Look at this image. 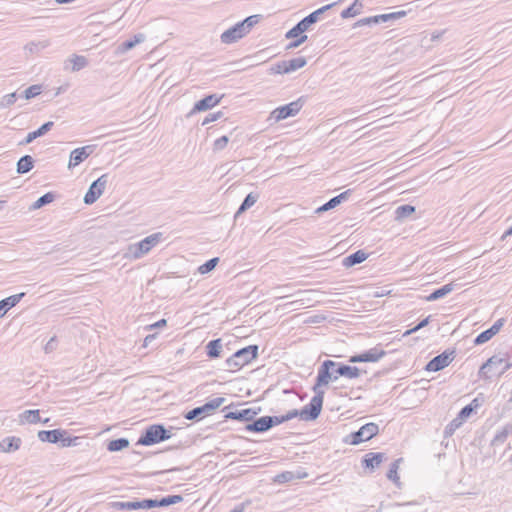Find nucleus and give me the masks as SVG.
<instances>
[{"instance_id": "ddd939ff", "label": "nucleus", "mask_w": 512, "mask_h": 512, "mask_svg": "<svg viewBox=\"0 0 512 512\" xmlns=\"http://www.w3.org/2000/svg\"><path fill=\"white\" fill-rule=\"evenodd\" d=\"M95 148L96 145H86L72 150L70 153L68 168L71 169L85 161L95 151Z\"/></svg>"}, {"instance_id": "79ce46f5", "label": "nucleus", "mask_w": 512, "mask_h": 512, "mask_svg": "<svg viewBox=\"0 0 512 512\" xmlns=\"http://www.w3.org/2000/svg\"><path fill=\"white\" fill-rule=\"evenodd\" d=\"M358 2H359V0H355L353 4H351L349 7L344 9L341 12V17L343 19H347V18L354 17V16L360 14V9L362 7V4H359Z\"/></svg>"}, {"instance_id": "aec40b11", "label": "nucleus", "mask_w": 512, "mask_h": 512, "mask_svg": "<svg viewBox=\"0 0 512 512\" xmlns=\"http://www.w3.org/2000/svg\"><path fill=\"white\" fill-rule=\"evenodd\" d=\"M62 437H64V430L62 429L41 430L38 432V439L42 442L57 444L59 440H62Z\"/></svg>"}, {"instance_id": "a211bd4d", "label": "nucleus", "mask_w": 512, "mask_h": 512, "mask_svg": "<svg viewBox=\"0 0 512 512\" xmlns=\"http://www.w3.org/2000/svg\"><path fill=\"white\" fill-rule=\"evenodd\" d=\"M315 24L312 21V17L308 15L300 20L295 26H293L289 31H287L285 37L287 39H292L293 37H298L300 34L306 32L311 25Z\"/></svg>"}, {"instance_id": "cd10ccee", "label": "nucleus", "mask_w": 512, "mask_h": 512, "mask_svg": "<svg viewBox=\"0 0 512 512\" xmlns=\"http://www.w3.org/2000/svg\"><path fill=\"white\" fill-rule=\"evenodd\" d=\"M145 35L142 33H138L134 35L132 39L125 40L117 47L118 53H125L131 49H133L137 44H140L145 41Z\"/></svg>"}, {"instance_id": "f704fd0d", "label": "nucleus", "mask_w": 512, "mask_h": 512, "mask_svg": "<svg viewBox=\"0 0 512 512\" xmlns=\"http://www.w3.org/2000/svg\"><path fill=\"white\" fill-rule=\"evenodd\" d=\"M183 501V497L181 495H168L162 497L161 499H155L156 507H167L170 505L178 504Z\"/></svg>"}, {"instance_id": "4be33fe9", "label": "nucleus", "mask_w": 512, "mask_h": 512, "mask_svg": "<svg viewBox=\"0 0 512 512\" xmlns=\"http://www.w3.org/2000/svg\"><path fill=\"white\" fill-rule=\"evenodd\" d=\"M474 412L475 411L473 410L471 405L464 406L458 413L457 417L450 421V435L453 433L454 430L459 428L463 424V422L466 421Z\"/></svg>"}, {"instance_id": "58836bf2", "label": "nucleus", "mask_w": 512, "mask_h": 512, "mask_svg": "<svg viewBox=\"0 0 512 512\" xmlns=\"http://www.w3.org/2000/svg\"><path fill=\"white\" fill-rule=\"evenodd\" d=\"M287 67V72L291 73L294 72L302 67H304L307 63V60L305 57H297L290 60H284Z\"/></svg>"}, {"instance_id": "f8f14e48", "label": "nucleus", "mask_w": 512, "mask_h": 512, "mask_svg": "<svg viewBox=\"0 0 512 512\" xmlns=\"http://www.w3.org/2000/svg\"><path fill=\"white\" fill-rule=\"evenodd\" d=\"M223 98V95L218 96L217 94H210L202 98L201 100L197 101L191 111L187 114V117L189 118L195 113L207 111L209 109H212L217 104L220 103L221 99Z\"/></svg>"}, {"instance_id": "864d4df0", "label": "nucleus", "mask_w": 512, "mask_h": 512, "mask_svg": "<svg viewBox=\"0 0 512 512\" xmlns=\"http://www.w3.org/2000/svg\"><path fill=\"white\" fill-rule=\"evenodd\" d=\"M339 204H338V199H335V197L331 198L329 201H327L325 204H323L322 206L318 207L316 209V213H323V212H326L328 210H331L335 207H337Z\"/></svg>"}, {"instance_id": "423d86ee", "label": "nucleus", "mask_w": 512, "mask_h": 512, "mask_svg": "<svg viewBox=\"0 0 512 512\" xmlns=\"http://www.w3.org/2000/svg\"><path fill=\"white\" fill-rule=\"evenodd\" d=\"M305 102V97L301 96L295 101L277 107L270 113L269 120H273L274 123H278L281 120L293 117L298 114V112L302 109Z\"/></svg>"}, {"instance_id": "49530a36", "label": "nucleus", "mask_w": 512, "mask_h": 512, "mask_svg": "<svg viewBox=\"0 0 512 512\" xmlns=\"http://www.w3.org/2000/svg\"><path fill=\"white\" fill-rule=\"evenodd\" d=\"M219 262L218 257L211 258L207 260L204 264L200 265L198 268L199 273L201 274H207L215 269L216 265Z\"/></svg>"}, {"instance_id": "f03ea898", "label": "nucleus", "mask_w": 512, "mask_h": 512, "mask_svg": "<svg viewBox=\"0 0 512 512\" xmlns=\"http://www.w3.org/2000/svg\"><path fill=\"white\" fill-rule=\"evenodd\" d=\"M297 413L288 412L282 416H262L253 420L245 426V429L249 432L263 433L271 429L272 427L282 424L296 417Z\"/></svg>"}, {"instance_id": "4d7b16f0", "label": "nucleus", "mask_w": 512, "mask_h": 512, "mask_svg": "<svg viewBox=\"0 0 512 512\" xmlns=\"http://www.w3.org/2000/svg\"><path fill=\"white\" fill-rule=\"evenodd\" d=\"M271 74H288L285 61H279L270 68Z\"/></svg>"}, {"instance_id": "8fccbe9b", "label": "nucleus", "mask_w": 512, "mask_h": 512, "mask_svg": "<svg viewBox=\"0 0 512 512\" xmlns=\"http://www.w3.org/2000/svg\"><path fill=\"white\" fill-rule=\"evenodd\" d=\"M447 294H448V284H445V285L441 286L440 288L436 289L435 291H433L429 296H427L426 299L428 301H434V300L444 297Z\"/></svg>"}, {"instance_id": "c756f323", "label": "nucleus", "mask_w": 512, "mask_h": 512, "mask_svg": "<svg viewBox=\"0 0 512 512\" xmlns=\"http://www.w3.org/2000/svg\"><path fill=\"white\" fill-rule=\"evenodd\" d=\"M512 434V423L506 424L500 431H498L491 441V446L502 445L508 436Z\"/></svg>"}, {"instance_id": "5701e85b", "label": "nucleus", "mask_w": 512, "mask_h": 512, "mask_svg": "<svg viewBox=\"0 0 512 512\" xmlns=\"http://www.w3.org/2000/svg\"><path fill=\"white\" fill-rule=\"evenodd\" d=\"M24 296L25 293L22 292L0 300V318H2L11 308L16 306Z\"/></svg>"}, {"instance_id": "603ef678", "label": "nucleus", "mask_w": 512, "mask_h": 512, "mask_svg": "<svg viewBox=\"0 0 512 512\" xmlns=\"http://www.w3.org/2000/svg\"><path fill=\"white\" fill-rule=\"evenodd\" d=\"M17 100V93L13 92L2 97L0 101L1 108H7L13 105Z\"/></svg>"}, {"instance_id": "052dcab7", "label": "nucleus", "mask_w": 512, "mask_h": 512, "mask_svg": "<svg viewBox=\"0 0 512 512\" xmlns=\"http://www.w3.org/2000/svg\"><path fill=\"white\" fill-rule=\"evenodd\" d=\"M222 116H223V113L221 111L216 112V113H210L209 115H207L205 117V119L202 122V125L204 126L211 122H214V121L220 119Z\"/></svg>"}, {"instance_id": "6e6552de", "label": "nucleus", "mask_w": 512, "mask_h": 512, "mask_svg": "<svg viewBox=\"0 0 512 512\" xmlns=\"http://www.w3.org/2000/svg\"><path fill=\"white\" fill-rule=\"evenodd\" d=\"M336 366V362L332 360H325L319 366L316 381L312 388L313 391H323L322 386L328 385L330 381L337 380V376H333L332 372Z\"/></svg>"}, {"instance_id": "ea45409f", "label": "nucleus", "mask_w": 512, "mask_h": 512, "mask_svg": "<svg viewBox=\"0 0 512 512\" xmlns=\"http://www.w3.org/2000/svg\"><path fill=\"white\" fill-rule=\"evenodd\" d=\"M55 199V194L53 192H47L41 197H39L31 206V209H40L45 205L50 204Z\"/></svg>"}, {"instance_id": "6ab92c4d", "label": "nucleus", "mask_w": 512, "mask_h": 512, "mask_svg": "<svg viewBox=\"0 0 512 512\" xmlns=\"http://www.w3.org/2000/svg\"><path fill=\"white\" fill-rule=\"evenodd\" d=\"M385 459V454L381 452H369L362 458V466L374 471Z\"/></svg>"}, {"instance_id": "4468645a", "label": "nucleus", "mask_w": 512, "mask_h": 512, "mask_svg": "<svg viewBox=\"0 0 512 512\" xmlns=\"http://www.w3.org/2000/svg\"><path fill=\"white\" fill-rule=\"evenodd\" d=\"M246 35L247 33L245 32L243 25L238 22L234 26L224 31L221 34L220 39L224 44H232L242 39Z\"/></svg>"}, {"instance_id": "a18cd8bd", "label": "nucleus", "mask_w": 512, "mask_h": 512, "mask_svg": "<svg viewBox=\"0 0 512 512\" xmlns=\"http://www.w3.org/2000/svg\"><path fill=\"white\" fill-rule=\"evenodd\" d=\"M261 17H262L261 15L255 14V15H251V16L245 18L243 21H240V23L243 25V28L247 34L251 31V29L256 24L259 23Z\"/></svg>"}, {"instance_id": "e433bc0d", "label": "nucleus", "mask_w": 512, "mask_h": 512, "mask_svg": "<svg viewBox=\"0 0 512 512\" xmlns=\"http://www.w3.org/2000/svg\"><path fill=\"white\" fill-rule=\"evenodd\" d=\"M69 61L72 63L71 71L73 72L80 71L88 66V60L85 56L74 54Z\"/></svg>"}, {"instance_id": "412c9836", "label": "nucleus", "mask_w": 512, "mask_h": 512, "mask_svg": "<svg viewBox=\"0 0 512 512\" xmlns=\"http://www.w3.org/2000/svg\"><path fill=\"white\" fill-rule=\"evenodd\" d=\"M256 414H257L256 411H254L253 409L246 408V409H242V410L229 411L225 414L224 417L226 419L249 422V421L253 420V418Z\"/></svg>"}, {"instance_id": "0eeeda50", "label": "nucleus", "mask_w": 512, "mask_h": 512, "mask_svg": "<svg viewBox=\"0 0 512 512\" xmlns=\"http://www.w3.org/2000/svg\"><path fill=\"white\" fill-rule=\"evenodd\" d=\"M379 432V427L376 423L370 422L362 427H360L359 430L350 433L345 438V443L351 444V445H358L364 441H368L374 436H376Z\"/></svg>"}, {"instance_id": "b1692460", "label": "nucleus", "mask_w": 512, "mask_h": 512, "mask_svg": "<svg viewBox=\"0 0 512 512\" xmlns=\"http://www.w3.org/2000/svg\"><path fill=\"white\" fill-rule=\"evenodd\" d=\"M368 258V253L364 250H357L356 252L348 255L342 260V265L346 268H351L357 264L364 262Z\"/></svg>"}, {"instance_id": "39448f33", "label": "nucleus", "mask_w": 512, "mask_h": 512, "mask_svg": "<svg viewBox=\"0 0 512 512\" xmlns=\"http://www.w3.org/2000/svg\"><path fill=\"white\" fill-rule=\"evenodd\" d=\"M315 395L312 397L310 402L305 405L300 411L297 409L290 410L289 412L297 413L296 417H300L304 421L316 420L321 411L324 401V391H313Z\"/></svg>"}, {"instance_id": "c9c22d12", "label": "nucleus", "mask_w": 512, "mask_h": 512, "mask_svg": "<svg viewBox=\"0 0 512 512\" xmlns=\"http://www.w3.org/2000/svg\"><path fill=\"white\" fill-rule=\"evenodd\" d=\"M130 442L127 438H118L108 442L107 450L109 452H118L129 446Z\"/></svg>"}, {"instance_id": "c85d7f7f", "label": "nucleus", "mask_w": 512, "mask_h": 512, "mask_svg": "<svg viewBox=\"0 0 512 512\" xmlns=\"http://www.w3.org/2000/svg\"><path fill=\"white\" fill-rule=\"evenodd\" d=\"M34 159L30 155L22 156L16 164V171L18 174H25L30 172L34 168Z\"/></svg>"}, {"instance_id": "a19ab883", "label": "nucleus", "mask_w": 512, "mask_h": 512, "mask_svg": "<svg viewBox=\"0 0 512 512\" xmlns=\"http://www.w3.org/2000/svg\"><path fill=\"white\" fill-rule=\"evenodd\" d=\"M406 16V11H397L392 12L388 14H381L374 16V20L378 21L379 23L388 22L400 19L402 17Z\"/></svg>"}, {"instance_id": "7ed1b4c3", "label": "nucleus", "mask_w": 512, "mask_h": 512, "mask_svg": "<svg viewBox=\"0 0 512 512\" xmlns=\"http://www.w3.org/2000/svg\"><path fill=\"white\" fill-rule=\"evenodd\" d=\"M171 436L172 434L170 430L166 429L163 424H153L148 426L141 434L137 441V445L151 446L168 440Z\"/></svg>"}, {"instance_id": "bb28decb", "label": "nucleus", "mask_w": 512, "mask_h": 512, "mask_svg": "<svg viewBox=\"0 0 512 512\" xmlns=\"http://www.w3.org/2000/svg\"><path fill=\"white\" fill-rule=\"evenodd\" d=\"M386 354V351L380 348L379 346H375L361 353L363 362H377Z\"/></svg>"}, {"instance_id": "4c0bfd02", "label": "nucleus", "mask_w": 512, "mask_h": 512, "mask_svg": "<svg viewBox=\"0 0 512 512\" xmlns=\"http://www.w3.org/2000/svg\"><path fill=\"white\" fill-rule=\"evenodd\" d=\"M415 212V207L409 204L401 205L395 210V219L403 220L411 216Z\"/></svg>"}, {"instance_id": "72a5a7b5", "label": "nucleus", "mask_w": 512, "mask_h": 512, "mask_svg": "<svg viewBox=\"0 0 512 512\" xmlns=\"http://www.w3.org/2000/svg\"><path fill=\"white\" fill-rule=\"evenodd\" d=\"M402 461L401 458L399 459H396L395 461H393L390 465V468L387 472V478L391 481H393V483L397 486V487H400L401 486V482H400V477L398 475V469H399V463Z\"/></svg>"}, {"instance_id": "c03bdc74", "label": "nucleus", "mask_w": 512, "mask_h": 512, "mask_svg": "<svg viewBox=\"0 0 512 512\" xmlns=\"http://www.w3.org/2000/svg\"><path fill=\"white\" fill-rule=\"evenodd\" d=\"M261 17H262L261 15L255 14V15H251V16L245 18L243 21H240V23L243 25V28L247 34L251 31V29L256 24L259 23Z\"/></svg>"}, {"instance_id": "69168bd1", "label": "nucleus", "mask_w": 512, "mask_h": 512, "mask_svg": "<svg viewBox=\"0 0 512 512\" xmlns=\"http://www.w3.org/2000/svg\"><path fill=\"white\" fill-rule=\"evenodd\" d=\"M56 338L52 337L45 345V352L50 353L55 349Z\"/></svg>"}, {"instance_id": "de8ad7c7", "label": "nucleus", "mask_w": 512, "mask_h": 512, "mask_svg": "<svg viewBox=\"0 0 512 512\" xmlns=\"http://www.w3.org/2000/svg\"><path fill=\"white\" fill-rule=\"evenodd\" d=\"M41 93V85H31L24 90L22 97L26 100L32 99Z\"/></svg>"}, {"instance_id": "6e6d98bb", "label": "nucleus", "mask_w": 512, "mask_h": 512, "mask_svg": "<svg viewBox=\"0 0 512 512\" xmlns=\"http://www.w3.org/2000/svg\"><path fill=\"white\" fill-rule=\"evenodd\" d=\"M295 478L296 477L293 472L285 471V472L278 474L275 477V481L278 483H286V482H290V481L294 480Z\"/></svg>"}, {"instance_id": "473e14b6", "label": "nucleus", "mask_w": 512, "mask_h": 512, "mask_svg": "<svg viewBox=\"0 0 512 512\" xmlns=\"http://www.w3.org/2000/svg\"><path fill=\"white\" fill-rule=\"evenodd\" d=\"M259 198V195L257 193H249L243 200V202L241 203L240 207L238 208L236 214H235V217H237L238 215H240L241 213L245 212L246 210H248L250 207H252L258 200Z\"/></svg>"}, {"instance_id": "338daca9", "label": "nucleus", "mask_w": 512, "mask_h": 512, "mask_svg": "<svg viewBox=\"0 0 512 512\" xmlns=\"http://www.w3.org/2000/svg\"><path fill=\"white\" fill-rule=\"evenodd\" d=\"M48 45H49V44H48V42H47V41L39 42L38 44H36V43H33V42H32V43H29V44L27 45V47L29 48V50H30V51H33V50H34V47H35V48H38V47H39V48L43 49V48H46Z\"/></svg>"}, {"instance_id": "680f3d73", "label": "nucleus", "mask_w": 512, "mask_h": 512, "mask_svg": "<svg viewBox=\"0 0 512 512\" xmlns=\"http://www.w3.org/2000/svg\"><path fill=\"white\" fill-rule=\"evenodd\" d=\"M155 499H143L138 501V505H140V509H152L156 508Z\"/></svg>"}, {"instance_id": "bf43d9fd", "label": "nucleus", "mask_w": 512, "mask_h": 512, "mask_svg": "<svg viewBox=\"0 0 512 512\" xmlns=\"http://www.w3.org/2000/svg\"><path fill=\"white\" fill-rule=\"evenodd\" d=\"M295 40L288 44L287 49H294L299 47L301 44H303L307 40V35L300 34L298 37H294Z\"/></svg>"}, {"instance_id": "7c9ffc66", "label": "nucleus", "mask_w": 512, "mask_h": 512, "mask_svg": "<svg viewBox=\"0 0 512 512\" xmlns=\"http://www.w3.org/2000/svg\"><path fill=\"white\" fill-rule=\"evenodd\" d=\"M21 445V439L17 437H7L0 442V451L12 452L19 449Z\"/></svg>"}, {"instance_id": "9d476101", "label": "nucleus", "mask_w": 512, "mask_h": 512, "mask_svg": "<svg viewBox=\"0 0 512 512\" xmlns=\"http://www.w3.org/2000/svg\"><path fill=\"white\" fill-rule=\"evenodd\" d=\"M162 236L163 235L160 232L154 233L147 236L134 246H131L130 251L133 254V257L137 259L147 254L155 245H157L162 240Z\"/></svg>"}, {"instance_id": "3c124183", "label": "nucleus", "mask_w": 512, "mask_h": 512, "mask_svg": "<svg viewBox=\"0 0 512 512\" xmlns=\"http://www.w3.org/2000/svg\"><path fill=\"white\" fill-rule=\"evenodd\" d=\"M79 437H71L68 435V433L64 430V437H62V440H59L61 447H71L78 445Z\"/></svg>"}, {"instance_id": "09e8293b", "label": "nucleus", "mask_w": 512, "mask_h": 512, "mask_svg": "<svg viewBox=\"0 0 512 512\" xmlns=\"http://www.w3.org/2000/svg\"><path fill=\"white\" fill-rule=\"evenodd\" d=\"M342 0H339L337 2H334V3H331V4H328V5H325L315 11H313L312 13H310L308 16L309 17H312V21L314 23H316L319 19V16L322 15L324 12H326L327 10L331 9L333 6L337 5L338 3H340Z\"/></svg>"}, {"instance_id": "0e129e2a", "label": "nucleus", "mask_w": 512, "mask_h": 512, "mask_svg": "<svg viewBox=\"0 0 512 512\" xmlns=\"http://www.w3.org/2000/svg\"><path fill=\"white\" fill-rule=\"evenodd\" d=\"M484 403L483 397L474 398L468 405H471L474 411H476Z\"/></svg>"}, {"instance_id": "37998d69", "label": "nucleus", "mask_w": 512, "mask_h": 512, "mask_svg": "<svg viewBox=\"0 0 512 512\" xmlns=\"http://www.w3.org/2000/svg\"><path fill=\"white\" fill-rule=\"evenodd\" d=\"M113 507L119 511H130V510H138L140 509V505H138V500L136 501H126V502H114Z\"/></svg>"}, {"instance_id": "13d9d810", "label": "nucleus", "mask_w": 512, "mask_h": 512, "mask_svg": "<svg viewBox=\"0 0 512 512\" xmlns=\"http://www.w3.org/2000/svg\"><path fill=\"white\" fill-rule=\"evenodd\" d=\"M430 318H431V316H428L425 319L421 320L415 327L404 332L403 336H408V335L420 330L421 328L427 326L430 322Z\"/></svg>"}, {"instance_id": "393cba45", "label": "nucleus", "mask_w": 512, "mask_h": 512, "mask_svg": "<svg viewBox=\"0 0 512 512\" xmlns=\"http://www.w3.org/2000/svg\"><path fill=\"white\" fill-rule=\"evenodd\" d=\"M337 375L349 379L358 378L360 376V369L356 366H349L343 363L336 362Z\"/></svg>"}, {"instance_id": "774afa93", "label": "nucleus", "mask_w": 512, "mask_h": 512, "mask_svg": "<svg viewBox=\"0 0 512 512\" xmlns=\"http://www.w3.org/2000/svg\"><path fill=\"white\" fill-rule=\"evenodd\" d=\"M351 194V190H346L339 195L335 196V199H338V204H341L343 201H345L348 196Z\"/></svg>"}, {"instance_id": "5fc2aeb1", "label": "nucleus", "mask_w": 512, "mask_h": 512, "mask_svg": "<svg viewBox=\"0 0 512 512\" xmlns=\"http://www.w3.org/2000/svg\"><path fill=\"white\" fill-rule=\"evenodd\" d=\"M229 142V137L224 135L218 139H216L213 143V151H221L224 148H226L227 144Z\"/></svg>"}, {"instance_id": "f257e3e1", "label": "nucleus", "mask_w": 512, "mask_h": 512, "mask_svg": "<svg viewBox=\"0 0 512 512\" xmlns=\"http://www.w3.org/2000/svg\"><path fill=\"white\" fill-rule=\"evenodd\" d=\"M511 367L512 363L509 362L508 354H496L482 364L478 376L480 379L490 381L494 376H502Z\"/></svg>"}, {"instance_id": "2eb2a0df", "label": "nucleus", "mask_w": 512, "mask_h": 512, "mask_svg": "<svg viewBox=\"0 0 512 512\" xmlns=\"http://www.w3.org/2000/svg\"><path fill=\"white\" fill-rule=\"evenodd\" d=\"M504 322H505L504 318L498 319L490 328H488L487 330L481 332L480 334H478L476 336V338L474 339V344L482 345V344L488 342L493 336H495L500 331V329L504 325Z\"/></svg>"}, {"instance_id": "2f4dec72", "label": "nucleus", "mask_w": 512, "mask_h": 512, "mask_svg": "<svg viewBox=\"0 0 512 512\" xmlns=\"http://www.w3.org/2000/svg\"><path fill=\"white\" fill-rule=\"evenodd\" d=\"M19 421L21 424L30 423L36 424L41 422L40 411L39 410H25L23 413L19 415Z\"/></svg>"}, {"instance_id": "9b49d317", "label": "nucleus", "mask_w": 512, "mask_h": 512, "mask_svg": "<svg viewBox=\"0 0 512 512\" xmlns=\"http://www.w3.org/2000/svg\"><path fill=\"white\" fill-rule=\"evenodd\" d=\"M107 183L108 174H103L95 181H93L84 196V203L87 205L95 203L104 193Z\"/></svg>"}, {"instance_id": "a878e982", "label": "nucleus", "mask_w": 512, "mask_h": 512, "mask_svg": "<svg viewBox=\"0 0 512 512\" xmlns=\"http://www.w3.org/2000/svg\"><path fill=\"white\" fill-rule=\"evenodd\" d=\"M223 349L222 339L217 338L209 341L206 345V354L210 359H216L221 357Z\"/></svg>"}, {"instance_id": "1a4fd4ad", "label": "nucleus", "mask_w": 512, "mask_h": 512, "mask_svg": "<svg viewBox=\"0 0 512 512\" xmlns=\"http://www.w3.org/2000/svg\"><path fill=\"white\" fill-rule=\"evenodd\" d=\"M224 401L225 398L223 397L214 398L206 402L204 405L195 407L186 412L184 414V418L190 421L202 419L204 416L210 415L214 410L219 408Z\"/></svg>"}, {"instance_id": "dca6fc26", "label": "nucleus", "mask_w": 512, "mask_h": 512, "mask_svg": "<svg viewBox=\"0 0 512 512\" xmlns=\"http://www.w3.org/2000/svg\"><path fill=\"white\" fill-rule=\"evenodd\" d=\"M448 366V349L444 350L442 353L431 359L425 370L429 372H437Z\"/></svg>"}, {"instance_id": "20e7f679", "label": "nucleus", "mask_w": 512, "mask_h": 512, "mask_svg": "<svg viewBox=\"0 0 512 512\" xmlns=\"http://www.w3.org/2000/svg\"><path fill=\"white\" fill-rule=\"evenodd\" d=\"M258 345L253 344L237 350L226 360V366L230 370H238L244 365L249 364L258 356Z\"/></svg>"}, {"instance_id": "f3484780", "label": "nucleus", "mask_w": 512, "mask_h": 512, "mask_svg": "<svg viewBox=\"0 0 512 512\" xmlns=\"http://www.w3.org/2000/svg\"><path fill=\"white\" fill-rule=\"evenodd\" d=\"M54 126V122L48 121L44 124H42L37 130L29 132L27 136L19 142V145L25 146L30 143H32L35 139L44 136L46 133H48L52 127Z\"/></svg>"}, {"instance_id": "e2e57ef3", "label": "nucleus", "mask_w": 512, "mask_h": 512, "mask_svg": "<svg viewBox=\"0 0 512 512\" xmlns=\"http://www.w3.org/2000/svg\"><path fill=\"white\" fill-rule=\"evenodd\" d=\"M370 24H379V22L374 20V16H371V17H367V18L358 20L355 23V26L361 27V26L370 25Z\"/></svg>"}]
</instances>
